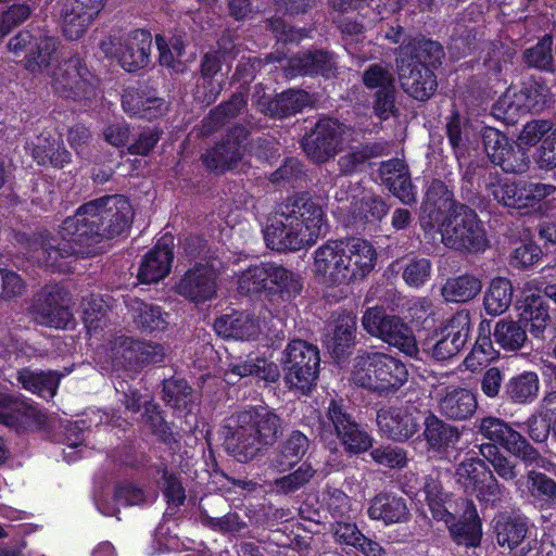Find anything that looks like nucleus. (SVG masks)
<instances>
[{
    "mask_svg": "<svg viewBox=\"0 0 556 556\" xmlns=\"http://www.w3.org/2000/svg\"><path fill=\"white\" fill-rule=\"evenodd\" d=\"M324 210L308 193L289 197L268 216L263 237L268 249L295 252L313 245L320 236Z\"/></svg>",
    "mask_w": 556,
    "mask_h": 556,
    "instance_id": "obj_1",
    "label": "nucleus"
},
{
    "mask_svg": "<svg viewBox=\"0 0 556 556\" xmlns=\"http://www.w3.org/2000/svg\"><path fill=\"white\" fill-rule=\"evenodd\" d=\"M283 420L267 405H250L232 413L222 427L223 445L240 463L271 447L282 435Z\"/></svg>",
    "mask_w": 556,
    "mask_h": 556,
    "instance_id": "obj_2",
    "label": "nucleus"
},
{
    "mask_svg": "<svg viewBox=\"0 0 556 556\" xmlns=\"http://www.w3.org/2000/svg\"><path fill=\"white\" fill-rule=\"evenodd\" d=\"M377 251L366 239L328 240L314 252V273L325 287L364 280L375 268Z\"/></svg>",
    "mask_w": 556,
    "mask_h": 556,
    "instance_id": "obj_3",
    "label": "nucleus"
},
{
    "mask_svg": "<svg viewBox=\"0 0 556 556\" xmlns=\"http://www.w3.org/2000/svg\"><path fill=\"white\" fill-rule=\"evenodd\" d=\"M445 58L443 46L424 35L405 38L396 49L402 89L417 101H428L437 91L435 72Z\"/></svg>",
    "mask_w": 556,
    "mask_h": 556,
    "instance_id": "obj_4",
    "label": "nucleus"
},
{
    "mask_svg": "<svg viewBox=\"0 0 556 556\" xmlns=\"http://www.w3.org/2000/svg\"><path fill=\"white\" fill-rule=\"evenodd\" d=\"M303 290V278L276 262L251 264L238 279L242 295L256 298L275 306L291 303Z\"/></svg>",
    "mask_w": 556,
    "mask_h": 556,
    "instance_id": "obj_5",
    "label": "nucleus"
},
{
    "mask_svg": "<svg viewBox=\"0 0 556 556\" xmlns=\"http://www.w3.org/2000/svg\"><path fill=\"white\" fill-rule=\"evenodd\" d=\"M352 376L361 388L388 396L406 383L408 370L400 358L390 354L361 351L354 358Z\"/></svg>",
    "mask_w": 556,
    "mask_h": 556,
    "instance_id": "obj_6",
    "label": "nucleus"
},
{
    "mask_svg": "<svg viewBox=\"0 0 556 556\" xmlns=\"http://www.w3.org/2000/svg\"><path fill=\"white\" fill-rule=\"evenodd\" d=\"M280 366L285 384L307 395L319 376V349L305 340H291L281 353Z\"/></svg>",
    "mask_w": 556,
    "mask_h": 556,
    "instance_id": "obj_7",
    "label": "nucleus"
},
{
    "mask_svg": "<svg viewBox=\"0 0 556 556\" xmlns=\"http://www.w3.org/2000/svg\"><path fill=\"white\" fill-rule=\"evenodd\" d=\"M442 241L445 247L478 253L485 250L488 239L477 212L468 204H459L441 223Z\"/></svg>",
    "mask_w": 556,
    "mask_h": 556,
    "instance_id": "obj_8",
    "label": "nucleus"
},
{
    "mask_svg": "<svg viewBox=\"0 0 556 556\" xmlns=\"http://www.w3.org/2000/svg\"><path fill=\"white\" fill-rule=\"evenodd\" d=\"M551 100V90L542 77H528L519 88H508L493 104V114L507 123L514 122L519 113H540Z\"/></svg>",
    "mask_w": 556,
    "mask_h": 556,
    "instance_id": "obj_9",
    "label": "nucleus"
},
{
    "mask_svg": "<svg viewBox=\"0 0 556 556\" xmlns=\"http://www.w3.org/2000/svg\"><path fill=\"white\" fill-rule=\"evenodd\" d=\"M475 429L483 440L482 444H495L514 457L520 459L527 467L541 459L540 452L517 431L508 421L501 417L486 415L475 421Z\"/></svg>",
    "mask_w": 556,
    "mask_h": 556,
    "instance_id": "obj_10",
    "label": "nucleus"
},
{
    "mask_svg": "<svg viewBox=\"0 0 556 556\" xmlns=\"http://www.w3.org/2000/svg\"><path fill=\"white\" fill-rule=\"evenodd\" d=\"M362 326L371 337L380 339L408 356L418 353L412 327L402 317L389 313L383 306L368 307L362 316Z\"/></svg>",
    "mask_w": 556,
    "mask_h": 556,
    "instance_id": "obj_11",
    "label": "nucleus"
},
{
    "mask_svg": "<svg viewBox=\"0 0 556 556\" xmlns=\"http://www.w3.org/2000/svg\"><path fill=\"white\" fill-rule=\"evenodd\" d=\"M99 85L97 75L78 54L64 60L54 70L51 80L52 89L56 94L73 101L96 98Z\"/></svg>",
    "mask_w": 556,
    "mask_h": 556,
    "instance_id": "obj_12",
    "label": "nucleus"
},
{
    "mask_svg": "<svg viewBox=\"0 0 556 556\" xmlns=\"http://www.w3.org/2000/svg\"><path fill=\"white\" fill-rule=\"evenodd\" d=\"M454 477L466 494L476 496L485 507L495 506L502 498L503 486L484 459L465 458L457 465Z\"/></svg>",
    "mask_w": 556,
    "mask_h": 556,
    "instance_id": "obj_13",
    "label": "nucleus"
},
{
    "mask_svg": "<svg viewBox=\"0 0 556 556\" xmlns=\"http://www.w3.org/2000/svg\"><path fill=\"white\" fill-rule=\"evenodd\" d=\"M471 332L470 312L458 309L424 343V350L437 362L456 356L466 345Z\"/></svg>",
    "mask_w": 556,
    "mask_h": 556,
    "instance_id": "obj_14",
    "label": "nucleus"
},
{
    "mask_svg": "<svg viewBox=\"0 0 556 556\" xmlns=\"http://www.w3.org/2000/svg\"><path fill=\"white\" fill-rule=\"evenodd\" d=\"M101 50L116 58L128 73L148 67L151 62L152 35L147 29L137 28L122 37H109L100 43Z\"/></svg>",
    "mask_w": 556,
    "mask_h": 556,
    "instance_id": "obj_15",
    "label": "nucleus"
},
{
    "mask_svg": "<svg viewBox=\"0 0 556 556\" xmlns=\"http://www.w3.org/2000/svg\"><path fill=\"white\" fill-rule=\"evenodd\" d=\"M249 136L250 131L243 125L230 127L213 147L201 154L202 165L215 175L235 169L244 156Z\"/></svg>",
    "mask_w": 556,
    "mask_h": 556,
    "instance_id": "obj_16",
    "label": "nucleus"
},
{
    "mask_svg": "<svg viewBox=\"0 0 556 556\" xmlns=\"http://www.w3.org/2000/svg\"><path fill=\"white\" fill-rule=\"evenodd\" d=\"M555 191L554 186L525 180L500 178L491 194L503 206L520 211L521 215L542 210V202Z\"/></svg>",
    "mask_w": 556,
    "mask_h": 556,
    "instance_id": "obj_17",
    "label": "nucleus"
},
{
    "mask_svg": "<svg viewBox=\"0 0 556 556\" xmlns=\"http://www.w3.org/2000/svg\"><path fill=\"white\" fill-rule=\"evenodd\" d=\"M457 162L462 174L460 198L465 202L475 204L480 199L482 189L491 193L496 184H500L502 175L496 168L497 165L488 161L482 153L458 156Z\"/></svg>",
    "mask_w": 556,
    "mask_h": 556,
    "instance_id": "obj_18",
    "label": "nucleus"
},
{
    "mask_svg": "<svg viewBox=\"0 0 556 556\" xmlns=\"http://www.w3.org/2000/svg\"><path fill=\"white\" fill-rule=\"evenodd\" d=\"M103 240L127 235L131 228L135 212L129 199L123 194L104 195L90 201Z\"/></svg>",
    "mask_w": 556,
    "mask_h": 556,
    "instance_id": "obj_19",
    "label": "nucleus"
},
{
    "mask_svg": "<svg viewBox=\"0 0 556 556\" xmlns=\"http://www.w3.org/2000/svg\"><path fill=\"white\" fill-rule=\"evenodd\" d=\"M341 143L340 125L331 117L319 118L300 140L301 149L315 164H325L334 157Z\"/></svg>",
    "mask_w": 556,
    "mask_h": 556,
    "instance_id": "obj_20",
    "label": "nucleus"
},
{
    "mask_svg": "<svg viewBox=\"0 0 556 556\" xmlns=\"http://www.w3.org/2000/svg\"><path fill=\"white\" fill-rule=\"evenodd\" d=\"M93 207L94 204L90 201L81 204L74 215L67 216L60 226L62 241L71 243L78 253H84L85 249L102 242Z\"/></svg>",
    "mask_w": 556,
    "mask_h": 556,
    "instance_id": "obj_21",
    "label": "nucleus"
},
{
    "mask_svg": "<svg viewBox=\"0 0 556 556\" xmlns=\"http://www.w3.org/2000/svg\"><path fill=\"white\" fill-rule=\"evenodd\" d=\"M46 422V414L33 400L0 392V424L16 432H28L43 428Z\"/></svg>",
    "mask_w": 556,
    "mask_h": 556,
    "instance_id": "obj_22",
    "label": "nucleus"
},
{
    "mask_svg": "<svg viewBox=\"0 0 556 556\" xmlns=\"http://www.w3.org/2000/svg\"><path fill=\"white\" fill-rule=\"evenodd\" d=\"M113 362L125 369L139 371L146 366L164 361V348L160 343L117 337L112 346Z\"/></svg>",
    "mask_w": 556,
    "mask_h": 556,
    "instance_id": "obj_23",
    "label": "nucleus"
},
{
    "mask_svg": "<svg viewBox=\"0 0 556 556\" xmlns=\"http://www.w3.org/2000/svg\"><path fill=\"white\" fill-rule=\"evenodd\" d=\"M424 415L413 405L390 406L378 410L377 425L388 439L404 443L419 432Z\"/></svg>",
    "mask_w": 556,
    "mask_h": 556,
    "instance_id": "obj_24",
    "label": "nucleus"
},
{
    "mask_svg": "<svg viewBox=\"0 0 556 556\" xmlns=\"http://www.w3.org/2000/svg\"><path fill=\"white\" fill-rule=\"evenodd\" d=\"M421 426L424 430L418 439L425 441L429 453L440 458L455 448L462 438L457 426L448 424L430 410L425 412Z\"/></svg>",
    "mask_w": 556,
    "mask_h": 556,
    "instance_id": "obj_25",
    "label": "nucleus"
},
{
    "mask_svg": "<svg viewBox=\"0 0 556 556\" xmlns=\"http://www.w3.org/2000/svg\"><path fill=\"white\" fill-rule=\"evenodd\" d=\"M174 236L166 233L144 254L137 273L140 283H156L169 275L174 262Z\"/></svg>",
    "mask_w": 556,
    "mask_h": 556,
    "instance_id": "obj_26",
    "label": "nucleus"
},
{
    "mask_svg": "<svg viewBox=\"0 0 556 556\" xmlns=\"http://www.w3.org/2000/svg\"><path fill=\"white\" fill-rule=\"evenodd\" d=\"M217 273L208 263H195L176 286L179 295L194 303H203L216 294Z\"/></svg>",
    "mask_w": 556,
    "mask_h": 556,
    "instance_id": "obj_27",
    "label": "nucleus"
},
{
    "mask_svg": "<svg viewBox=\"0 0 556 556\" xmlns=\"http://www.w3.org/2000/svg\"><path fill=\"white\" fill-rule=\"evenodd\" d=\"M65 295L63 289L58 287L39 294L33 305L36 321L45 327L66 329L73 321V314L65 304Z\"/></svg>",
    "mask_w": 556,
    "mask_h": 556,
    "instance_id": "obj_28",
    "label": "nucleus"
},
{
    "mask_svg": "<svg viewBox=\"0 0 556 556\" xmlns=\"http://www.w3.org/2000/svg\"><path fill=\"white\" fill-rule=\"evenodd\" d=\"M290 76H309L330 78L337 72V55L332 51L309 48L299 51L288 61Z\"/></svg>",
    "mask_w": 556,
    "mask_h": 556,
    "instance_id": "obj_29",
    "label": "nucleus"
},
{
    "mask_svg": "<svg viewBox=\"0 0 556 556\" xmlns=\"http://www.w3.org/2000/svg\"><path fill=\"white\" fill-rule=\"evenodd\" d=\"M309 93L303 89L289 88L275 96L264 93L256 101V109L266 117L285 119L301 113L309 105Z\"/></svg>",
    "mask_w": 556,
    "mask_h": 556,
    "instance_id": "obj_30",
    "label": "nucleus"
},
{
    "mask_svg": "<svg viewBox=\"0 0 556 556\" xmlns=\"http://www.w3.org/2000/svg\"><path fill=\"white\" fill-rule=\"evenodd\" d=\"M356 316L345 311L329 323L325 346L336 362H344L352 354L356 344Z\"/></svg>",
    "mask_w": 556,
    "mask_h": 556,
    "instance_id": "obj_31",
    "label": "nucleus"
},
{
    "mask_svg": "<svg viewBox=\"0 0 556 556\" xmlns=\"http://www.w3.org/2000/svg\"><path fill=\"white\" fill-rule=\"evenodd\" d=\"M122 108L131 117L154 121L167 112V105L148 86L128 87L122 94Z\"/></svg>",
    "mask_w": 556,
    "mask_h": 556,
    "instance_id": "obj_32",
    "label": "nucleus"
},
{
    "mask_svg": "<svg viewBox=\"0 0 556 556\" xmlns=\"http://www.w3.org/2000/svg\"><path fill=\"white\" fill-rule=\"evenodd\" d=\"M452 541L458 546L476 548L482 542V520L472 500H463V513L445 523Z\"/></svg>",
    "mask_w": 556,
    "mask_h": 556,
    "instance_id": "obj_33",
    "label": "nucleus"
},
{
    "mask_svg": "<svg viewBox=\"0 0 556 556\" xmlns=\"http://www.w3.org/2000/svg\"><path fill=\"white\" fill-rule=\"evenodd\" d=\"M367 516L372 521H380L386 527L405 523L410 519L407 501L389 491H381L368 501Z\"/></svg>",
    "mask_w": 556,
    "mask_h": 556,
    "instance_id": "obj_34",
    "label": "nucleus"
},
{
    "mask_svg": "<svg viewBox=\"0 0 556 556\" xmlns=\"http://www.w3.org/2000/svg\"><path fill=\"white\" fill-rule=\"evenodd\" d=\"M390 144L380 139L371 142H363L351 147L350 150L338 160V170L341 176H353L363 172L372 159L388 155Z\"/></svg>",
    "mask_w": 556,
    "mask_h": 556,
    "instance_id": "obj_35",
    "label": "nucleus"
},
{
    "mask_svg": "<svg viewBox=\"0 0 556 556\" xmlns=\"http://www.w3.org/2000/svg\"><path fill=\"white\" fill-rule=\"evenodd\" d=\"M330 531L336 543L353 547L364 556H383L384 548L377 541L366 536L356 522L348 520H334L330 525Z\"/></svg>",
    "mask_w": 556,
    "mask_h": 556,
    "instance_id": "obj_36",
    "label": "nucleus"
},
{
    "mask_svg": "<svg viewBox=\"0 0 556 556\" xmlns=\"http://www.w3.org/2000/svg\"><path fill=\"white\" fill-rule=\"evenodd\" d=\"M518 317L531 336L544 340V332L551 323L549 306L541 293H531L516 305Z\"/></svg>",
    "mask_w": 556,
    "mask_h": 556,
    "instance_id": "obj_37",
    "label": "nucleus"
},
{
    "mask_svg": "<svg viewBox=\"0 0 556 556\" xmlns=\"http://www.w3.org/2000/svg\"><path fill=\"white\" fill-rule=\"evenodd\" d=\"M459 204L462 203L455 200L453 189L440 179H432L427 187L420 208L430 222L439 223Z\"/></svg>",
    "mask_w": 556,
    "mask_h": 556,
    "instance_id": "obj_38",
    "label": "nucleus"
},
{
    "mask_svg": "<svg viewBox=\"0 0 556 556\" xmlns=\"http://www.w3.org/2000/svg\"><path fill=\"white\" fill-rule=\"evenodd\" d=\"M162 400L180 414L188 416L200 403V395L185 378L173 376L162 381Z\"/></svg>",
    "mask_w": 556,
    "mask_h": 556,
    "instance_id": "obj_39",
    "label": "nucleus"
},
{
    "mask_svg": "<svg viewBox=\"0 0 556 556\" xmlns=\"http://www.w3.org/2000/svg\"><path fill=\"white\" fill-rule=\"evenodd\" d=\"M309 439L300 430H292L276 447L271 465L279 472L291 470L306 455Z\"/></svg>",
    "mask_w": 556,
    "mask_h": 556,
    "instance_id": "obj_40",
    "label": "nucleus"
},
{
    "mask_svg": "<svg viewBox=\"0 0 556 556\" xmlns=\"http://www.w3.org/2000/svg\"><path fill=\"white\" fill-rule=\"evenodd\" d=\"M478 409L476 393L467 388H454L439 401V410L448 420L465 421L470 419Z\"/></svg>",
    "mask_w": 556,
    "mask_h": 556,
    "instance_id": "obj_41",
    "label": "nucleus"
},
{
    "mask_svg": "<svg viewBox=\"0 0 556 556\" xmlns=\"http://www.w3.org/2000/svg\"><path fill=\"white\" fill-rule=\"evenodd\" d=\"M525 486L532 505L541 511L556 509V480L538 469L525 476Z\"/></svg>",
    "mask_w": 556,
    "mask_h": 556,
    "instance_id": "obj_42",
    "label": "nucleus"
},
{
    "mask_svg": "<svg viewBox=\"0 0 556 556\" xmlns=\"http://www.w3.org/2000/svg\"><path fill=\"white\" fill-rule=\"evenodd\" d=\"M31 156L40 166L50 165L62 169L72 163V153L66 149L61 136L41 134L37 137L31 150Z\"/></svg>",
    "mask_w": 556,
    "mask_h": 556,
    "instance_id": "obj_43",
    "label": "nucleus"
},
{
    "mask_svg": "<svg viewBox=\"0 0 556 556\" xmlns=\"http://www.w3.org/2000/svg\"><path fill=\"white\" fill-rule=\"evenodd\" d=\"M128 308L136 328L147 334L162 332L168 326V314L161 306L139 298L131 299Z\"/></svg>",
    "mask_w": 556,
    "mask_h": 556,
    "instance_id": "obj_44",
    "label": "nucleus"
},
{
    "mask_svg": "<svg viewBox=\"0 0 556 556\" xmlns=\"http://www.w3.org/2000/svg\"><path fill=\"white\" fill-rule=\"evenodd\" d=\"M540 379L534 371H523L506 380L503 391V403L528 405L539 395Z\"/></svg>",
    "mask_w": 556,
    "mask_h": 556,
    "instance_id": "obj_45",
    "label": "nucleus"
},
{
    "mask_svg": "<svg viewBox=\"0 0 556 556\" xmlns=\"http://www.w3.org/2000/svg\"><path fill=\"white\" fill-rule=\"evenodd\" d=\"M493 528L497 545L509 551L521 545L530 530L527 518L511 516L507 513L501 514L494 519Z\"/></svg>",
    "mask_w": 556,
    "mask_h": 556,
    "instance_id": "obj_46",
    "label": "nucleus"
},
{
    "mask_svg": "<svg viewBox=\"0 0 556 556\" xmlns=\"http://www.w3.org/2000/svg\"><path fill=\"white\" fill-rule=\"evenodd\" d=\"M215 329L219 334L239 340H254L261 330L258 319L244 312L220 316Z\"/></svg>",
    "mask_w": 556,
    "mask_h": 556,
    "instance_id": "obj_47",
    "label": "nucleus"
},
{
    "mask_svg": "<svg viewBox=\"0 0 556 556\" xmlns=\"http://www.w3.org/2000/svg\"><path fill=\"white\" fill-rule=\"evenodd\" d=\"M248 104V96L236 91L226 101L212 109L202 121L205 134H214L220 130L231 119L236 118Z\"/></svg>",
    "mask_w": 556,
    "mask_h": 556,
    "instance_id": "obj_48",
    "label": "nucleus"
},
{
    "mask_svg": "<svg viewBox=\"0 0 556 556\" xmlns=\"http://www.w3.org/2000/svg\"><path fill=\"white\" fill-rule=\"evenodd\" d=\"M482 290V281L471 274H463L446 279L441 288L443 299L448 303H467Z\"/></svg>",
    "mask_w": 556,
    "mask_h": 556,
    "instance_id": "obj_49",
    "label": "nucleus"
},
{
    "mask_svg": "<svg viewBox=\"0 0 556 556\" xmlns=\"http://www.w3.org/2000/svg\"><path fill=\"white\" fill-rule=\"evenodd\" d=\"M141 420L148 426L151 433L156 437L159 442L169 447H173V444L179 443L178 434L173 432L172 424L166 421L165 413L160 404L153 400L144 401Z\"/></svg>",
    "mask_w": 556,
    "mask_h": 556,
    "instance_id": "obj_50",
    "label": "nucleus"
},
{
    "mask_svg": "<svg viewBox=\"0 0 556 556\" xmlns=\"http://www.w3.org/2000/svg\"><path fill=\"white\" fill-rule=\"evenodd\" d=\"M513 294L514 287L508 278H493L483 296L485 313L492 317L504 314L511 305Z\"/></svg>",
    "mask_w": 556,
    "mask_h": 556,
    "instance_id": "obj_51",
    "label": "nucleus"
},
{
    "mask_svg": "<svg viewBox=\"0 0 556 556\" xmlns=\"http://www.w3.org/2000/svg\"><path fill=\"white\" fill-rule=\"evenodd\" d=\"M526 325L511 318L500 319L493 329L494 342L498 346L508 352H516L520 350L527 341Z\"/></svg>",
    "mask_w": 556,
    "mask_h": 556,
    "instance_id": "obj_52",
    "label": "nucleus"
},
{
    "mask_svg": "<svg viewBox=\"0 0 556 556\" xmlns=\"http://www.w3.org/2000/svg\"><path fill=\"white\" fill-rule=\"evenodd\" d=\"M356 421L352 408L342 397H332L326 409L325 417L320 418L323 432H334L336 435Z\"/></svg>",
    "mask_w": 556,
    "mask_h": 556,
    "instance_id": "obj_53",
    "label": "nucleus"
},
{
    "mask_svg": "<svg viewBox=\"0 0 556 556\" xmlns=\"http://www.w3.org/2000/svg\"><path fill=\"white\" fill-rule=\"evenodd\" d=\"M58 46L59 41L54 37L42 36L35 39L25 55V68L31 73H41L48 68Z\"/></svg>",
    "mask_w": 556,
    "mask_h": 556,
    "instance_id": "obj_54",
    "label": "nucleus"
},
{
    "mask_svg": "<svg viewBox=\"0 0 556 556\" xmlns=\"http://www.w3.org/2000/svg\"><path fill=\"white\" fill-rule=\"evenodd\" d=\"M230 370L240 377L254 376L265 382H277L282 372L275 362L260 356H249L245 362L232 365Z\"/></svg>",
    "mask_w": 556,
    "mask_h": 556,
    "instance_id": "obj_55",
    "label": "nucleus"
},
{
    "mask_svg": "<svg viewBox=\"0 0 556 556\" xmlns=\"http://www.w3.org/2000/svg\"><path fill=\"white\" fill-rule=\"evenodd\" d=\"M390 205L380 195H365L352 210L355 224L366 225L381 222L388 214Z\"/></svg>",
    "mask_w": 556,
    "mask_h": 556,
    "instance_id": "obj_56",
    "label": "nucleus"
},
{
    "mask_svg": "<svg viewBox=\"0 0 556 556\" xmlns=\"http://www.w3.org/2000/svg\"><path fill=\"white\" fill-rule=\"evenodd\" d=\"M404 282L415 289L424 287L431 278L432 263L427 257H406L397 261Z\"/></svg>",
    "mask_w": 556,
    "mask_h": 556,
    "instance_id": "obj_57",
    "label": "nucleus"
},
{
    "mask_svg": "<svg viewBox=\"0 0 556 556\" xmlns=\"http://www.w3.org/2000/svg\"><path fill=\"white\" fill-rule=\"evenodd\" d=\"M16 379L23 389L38 395H54L58 387V379L50 371L36 372L29 368H23L17 371Z\"/></svg>",
    "mask_w": 556,
    "mask_h": 556,
    "instance_id": "obj_58",
    "label": "nucleus"
},
{
    "mask_svg": "<svg viewBox=\"0 0 556 556\" xmlns=\"http://www.w3.org/2000/svg\"><path fill=\"white\" fill-rule=\"evenodd\" d=\"M479 453L484 462H488L493 467L501 479L513 481L517 478L516 463L505 456L495 444H480Z\"/></svg>",
    "mask_w": 556,
    "mask_h": 556,
    "instance_id": "obj_59",
    "label": "nucleus"
},
{
    "mask_svg": "<svg viewBox=\"0 0 556 556\" xmlns=\"http://www.w3.org/2000/svg\"><path fill=\"white\" fill-rule=\"evenodd\" d=\"M553 36L548 34L544 35L533 47L525 50L523 62L529 67L553 71Z\"/></svg>",
    "mask_w": 556,
    "mask_h": 556,
    "instance_id": "obj_60",
    "label": "nucleus"
},
{
    "mask_svg": "<svg viewBox=\"0 0 556 556\" xmlns=\"http://www.w3.org/2000/svg\"><path fill=\"white\" fill-rule=\"evenodd\" d=\"M344 451L350 455H358L372 447L374 439L357 421L337 434Z\"/></svg>",
    "mask_w": 556,
    "mask_h": 556,
    "instance_id": "obj_61",
    "label": "nucleus"
},
{
    "mask_svg": "<svg viewBox=\"0 0 556 556\" xmlns=\"http://www.w3.org/2000/svg\"><path fill=\"white\" fill-rule=\"evenodd\" d=\"M483 36L480 27L456 23L451 36L452 48L460 55L467 56L477 50Z\"/></svg>",
    "mask_w": 556,
    "mask_h": 556,
    "instance_id": "obj_62",
    "label": "nucleus"
},
{
    "mask_svg": "<svg viewBox=\"0 0 556 556\" xmlns=\"http://www.w3.org/2000/svg\"><path fill=\"white\" fill-rule=\"evenodd\" d=\"M93 21L79 12L68 1L62 9V33L67 40H78Z\"/></svg>",
    "mask_w": 556,
    "mask_h": 556,
    "instance_id": "obj_63",
    "label": "nucleus"
},
{
    "mask_svg": "<svg viewBox=\"0 0 556 556\" xmlns=\"http://www.w3.org/2000/svg\"><path fill=\"white\" fill-rule=\"evenodd\" d=\"M265 64L258 56L242 58L230 77V84L238 85V91L248 96L251 84Z\"/></svg>",
    "mask_w": 556,
    "mask_h": 556,
    "instance_id": "obj_64",
    "label": "nucleus"
}]
</instances>
